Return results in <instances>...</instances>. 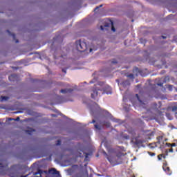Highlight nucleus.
<instances>
[{"instance_id":"864d4df0","label":"nucleus","mask_w":177,"mask_h":177,"mask_svg":"<svg viewBox=\"0 0 177 177\" xmlns=\"http://www.w3.org/2000/svg\"><path fill=\"white\" fill-rule=\"evenodd\" d=\"M8 32H9V30H7Z\"/></svg>"},{"instance_id":"ddd939ff","label":"nucleus","mask_w":177,"mask_h":177,"mask_svg":"<svg viewBox=\"0 0 177 177\" xmlns=\"http://www.w3.org/2000/svg\"><path fill=\"white\" fill-rule=\"evenodd\" d=\"M50 172V174H53L54 175H57V174H59V171H57L55 169H51Z\"/></svg>"},{"instance_id":"a211bd4d","label":"nucleus","mask_w":177,"mask_h":177,"mask_svg":"<svg viewBox=\"0 0 177 177\" xmlns=\"http://www.w3.org/2000/svg\"><path fill=\"white\" fill-rule=\"evenodd\" d=\"M102 125H105V127H110V122H105L102 124Z\"/></svg>"},{"instance_id":"8fccbe9b","label":"nucleus","mask_w":177,"mask_h":177,"mask_svg":"<svg viewBox=\"0 0 177 177\" xmlns=\"http://www.w3.org/2000/svg\"><path fill=\"white\" fill-rule=\"evenodd\" d=\"M139 69L138 68H136V71H138Z\"/></svg>"},{"instance_id":"6ab92c4d","label":"nucleus","mask_w":177,"mask_h":177,"mask_svg":"<svg viewBox=\"0 0 177 177\" xmlns=\"http://www.w3.org/2000/svg\"><path fill=\"white\" fill-rule=\"evenodd\" d=\"M94 127H95V129H97L98 131H100V125L95 124Z\"/></svg>"},{"instance_id":"9b49d317","label":"nucleus","mask_w":177,"mask_h":177,"mask_svg":"<svg viewBox=\"0 0 177 177\" xmlns=\"http://www.w3.org/2000/svg\"><path fill=\"white\" fill-rule=\"evenodd\" d=\"M6 100H9V97L1 96V102H6Z\"/></svg>"},{"instance_id":"412c9836","label":"nucleus","mask_w":177,"mask_h":177,"mask_svg":"<svg viewBox=\"0 0 177 177\" xmlns=\"http://www.w3.org/2000/svg\"><path fill=\"white\" fill-rule=\"evenodd\" d=\"M129 78H131V80H133V78H135V77L133 76V74H130L127 76Z\"/></svg>"},{"instance_id":"c9c22d12","label":"nucleus","mask_w":177,"mask_h":177,"mask_svg":"<svg viewBox=\"0 0 177 177\" xmlns=\"http://www.w3.org/2000/svg\"><path fill=\"white\" fill-rule=\"evenodd\" d=\"M63 73H65V74L67 73V71L66 69H62Z\"/></svg>"},{"instance_id":"58836bf2","label":"nucleus","mask_w":177,"mask_h":177,"mask_svg":"<svg viewBox=\"0 0 177 177\" xmlns=\"http://www.w3.org/2000/svg\"><path fill=\"white\" fill-rule=\"evenodd\" d=\"M51 115H52V117H57V115L55 114H52Z\"/></svg>"},{"instance_id":"3c124183","label":"nucleus","mask_w":177,"mask_h":177,"mask_svg":"<svg viewBox=\"0 0 177 177\" xmlns=\"http://www.w3.org/2000/svg\"><path fill=\"white\" fill-rule=\"evenodd\" d=\"M133 106H135V104H133Z\"/></svg>"},{"instance_id":"9d476101","label":"nucleus","mask_w":177,"mask_h":177,"mask_svg":"<svg viewBox=\"0 0 177 177\" xmlns=\"http://www.w3.org/2000/svg\"><path fill=\"white\" fill-rule=\"evenodd\" d=\"M136 97H137L138 100L139 101V102L141 104H146V103L143 102V101H142V100H140V98H139V95L136 94Z\"/></svg>"},{"instance_id":"f8f14e48","label":"nucleus","mask_w":177,"mask_h":177,"mask_svg":"<svg viewBox=\"0 0 177 177\" xmlns=\"http://www.w3.org/2000/svg\"><path fill=\"white\" fill-rule=\"evenodd\" d=\"M172 111L176 113V118L177 119V106H174L172 107Z\"/></svg>"},{"instance_id":"ea45409f","label":"nucleus","mask_w":177,"mask_h":177,"mask_svg":"<svg viewBox=\"0 0 177 177\" xmlns=\"http://www.w3.org/2000/svg\"><path fill=\"white\" fill-rule=\"evenodd\" d=\"M113 121H115V122H118V120H113Z\"/></svg>"},{"instance_id":"473e14b6","label":"nucleus","mask_w":177,"mask_h":177,"mask_svg":"<svg viewBox=\"0 0 177 177\" xmlns=\"http://www.w3.org/2000/svg\"><path fill=\"white\" fill-rule=\"evenodd\" d=\"M157 85H158V86H162V83H158Z\"/></svg>"},{"instance_id":"20e7f679","label":"nucleus","mask_w":177,"mask_h":177,"mask_svg":"<svg viewBox=\"0 0 177 177\" xmlns=\"http://www.w3.org/2000/svg\"><path fill=\"white\" fill-rule=\"evenodd\" d=\"M163 170L166 172L167 175H171L172 171L169 169V167L167 165L164 164L162 166Z\"/></svg>"},{"instance_id":"2f4dec72","label":"nucleus","mask_w":177,"mask_h":177,"mask_svg":"<svg viewBox=\"0 0 177 177\" xmlns=\"http://www.w3.org/2000/svg\"><path fill=\"white\" fill-rule=\"evenodd\" d=\"M116 63H117V61L115 60L112 61V64H116Z\"/></svg>"},{"instance_id":"f257e3e1","label":"nucleus","mask_w":177,"mask_h":177,"mask_svg":"<svg viewBox=\"0 0 177 177\" xmlns=\"http://www.w3.org/2000/svg\"><path fill=\"white\" fill-rule=\"evenodd\" d=\"M111 95V87L109 86H105L104 82H100L97 85L95 86L92 90L91 97L95 100H97V97L100 95Z\"/></svg>"},{"instance_id":"cd10ccee","label":"nucleus","mask_w":177,"mask_h":177,"mask_svg":"<svg viewBox=\"0 0 177 177\" xmlns=\"http://www.w3.org/2000/svg\"><path fill=\"white\" fill-rule=\"evenodd\" d=\"M89 154L86 153V158H85V160L88 161V157Z\"/></svg>"},{"instance_id":"c03bdc74","label":"nucleus","mask_w":177,"mask_h":177,"mask_svg":"<svg viewBox=\"0 0 177 177\" xmlns=\"http://www.w3.org/2000/svg\"><path fill=\"white\" fill-rule=\"evenodd\" d=\"M162 38H163V39H165V37H164V36H162Z\"/></svg>"},{"instance_id":"393cba45","label":"nucleus","mask_w":177,"mask_h":177,"mask_svg":"<svg viewBox=\"0 0 177 177\" xmlns=\"http://www.w3.org/2000/svg\"><path fill=\"white\" fill-rule=\"evenodd\" d=\"M161 157H162V155L158 156V160H159V161H161Z\"/></svg>"},{"instance_id":"5701e85b","label":"nucleus","mask_w":177,"mask_h":177,"mask_svg":"<svg viewBox=\"0 0 177 177\" xmlns=\"http://www.w3.org/2000/svg\"><path fill=\"white\" fill-rule=\"evenodd\" d=\"M148 154H149L151 157H154V156H156L155 153H151V152H148Z\"/></svg>"},{"instance_id":"1a4fd4ad","label":"nucleus","mask_w":177,"mask_h":177,"mask_svg":"<svg viewBox=\"0 0 177 177\" xmlns=\"http://www.w3.org/2000/svg\"><path fill=\"white\" fill-rule=\"evenodd\" d=\"M15 78H16V75H11L9 76L8 80L10 81H15Z\"/></svg>"},{"instance_id":"c756f323","label":"nucleus","mask_w":177,"mask_h":177,"mask_svg":"<svg viewBox=\"0 0 177 177\" xmlns=\"http://www.w3.org/2000/svg\"><path fill=\"white\" fill-rule=\"evenodd\" d=\"M169 153H174V149L172 148L169 149Z\"/></svg>"},{"instance_id":"6e6552de","label":"nucleus","mask_w":177,"mask_h":177,"mask_svg":"<svg viewBox=\"0 0 177 177\" xmlns=\"http://www.w3.org/2000/svg\"><path fill=\"white\" fill-rule=\"evenodd\" d=\"M145 142L144 140H136L135 142L136 145H142Z\"/></svg>"},{"instance_id":"b1692460","label":"nucleus","mask_w":177,"mask_h":177,"mask_svg":"<svg viewBox=\"0 0 177 177\" xmlns=\"http://www.w3.org/2000/svg\"><path fill=\"white\" fill-rule=\"evenodd\" d=\"M105 114H106L108 117H111V115L107 111H105Z\"/></svg>"},{"instance_id":"a878e982","label":"nucleus","mask_w":177,"mask_h":177,"mask_svg":"<svg viewBox=\"0 0 177 177\" xmlns=\"http://www.w3.org/2000/svg\"><path fill=\"white\" fill-rule=\"evenodd\" d=\"M168 89H169V91H172V86L171 85H169L168 86Z\"/></svg>"},{"instance_id":"a18cd8bd","label":"nucleus","mask_w":177,"mask_h":177,"mask_svg":"<svg viewBox=\"0 0 177 177\" xmlns=\"http://www.w3.org/2000/svg\"><path fill=\"white\" fill-rule=\"evenodd\" d=\"M90 52H92V48H90Z\"/></svg>"},{"instance_id":"49530a36","label":"nucleus","mask_w":177,"mask_h":177,"mask_svg":"<svg viewBox=\"0 0 177 177\" xmlns=\"http://www.w3.org/2000/svg\"><path fill=\"white\" fill-rule=\"evenodd\" d=\"M151 135H153V133H151L150 136H151Z\"/></svg>"},{"instance_id":"79ce46f5","label":"nucleus","mask_w":177,"mask_h":177,"mask_svg":"<svg viewBox=\"0 0 177 177\" xmlns=\"http://www.w3.org/2000/svg\"><path fill=\"white\" fill-rule=\"evenodd\" d=\"M79 157H82V156L81 155V153L79 155Z\"/></svg>"},{"instance_id":"4c0bfd02","label":"nucleus","mask_w":177,"mask_h":177,"mask_svg":"<svg viewBox=\"0 0 177 177\" xmlns=\"http://www.w3.org/2000/svg\"><path fill=\"white\" fill-rule=\"evenodd\" d=\"M13 120H15V119H13V118H10L9 119V121H13Z\"/></svg>"},{"instance_id":"09e8293b","label":"nucleus","mask_w":177,"mask_h":177,"mask_svg":"<svg viewBox=\"0 0 177 177\" xmlns=\"http://www.w3.org/2000/svg\"><path fill=\"white\" fill-rule=\"evenodd\" d=\"M12 37L15 38V35H12Z\"/></svg>"},{"instance_id":"a19ab883","label":"nucleus","mask_w":177,"mask_h":177,"mask_svg":"<svg viewBox=\"0 0 177 177\" xmlns=\"http://www.w3.org/2000/svg\"><path fill=\"white\" fill-rule=\"evenodd\" d=\"M90 84H93V81H91V82H90Z\"/></svg>"},{"instance_id":"0eeeda50","label":"nucleus","mask_w":177,"mask_h":177,"mask_svg":"<svg viewBox=\"0 0 177 177\" xmlns=\"http://www.w3.org/2000/svg\"><path fill=\"white\" fill-rule=\"evenodd\" d=\"M121 85L123 86V88H127V86H129V85H131V83L129 82V80H126L122 82Z\"/></svg>"},{"instance_id":"de8ad7c7","label":"nucleus","mask_w":177,"mask_h":177,"mask_svg":"<svg viewBox=\"0 0 177 177\" xmlns=\"http://www.w3.org/2000/svg\"><path fill=\"white\" fill-rule=\"evenodd\" d=\"M16 42L18 43V42H19V40H17Z\"/></svg>"},{"instance_id":"603ef678","label":"nucleus","mask_w":177,"mask_h":177,"mask_svg":"<svg viewBox=\"0 0 177 177\" xmlns=\"http://www.w3.org/2000/svg\"><path fill=\"white\" fill-rule=\"evenodd\" d=\"M26 176V177H27V176H28V175H26V176Z\"/></svg>"},{"instance_id":"7ed1b4c3","label":"nucleus","mask_w":177,"mask_h":177,"mask_svg":"<svg viewBox=\"0 0 177 177\" xmlns=\"http://www.w3.org/2000/svg\"><path fill=\"white\" fill-rule=\"evenodd\" d=\"M158 145H160V149H164V142L161 143V141H158L156 143L151 144L149 145L150 149H154L157 147H158Z\"/></svg>"},{"instance_id":"f03ea898","label":"nucleus","mask_w":177,"mask_h":177,"mask_svg":"<svg viewBox=\"0 0 177 177\" xmlns=\"http://www.w3.org/2000/svg\"><path fill=\"white\" fill-rule=\"evenodd\" d=\"M75 46H76V49L79 52H85V50L88 49L86 43H85V41H81V40L76 41Z\"/></svg>"},{"instance_id":"2eb2a0df","label":"nucleus","mask_w":177,"mask_h":177,"mask_svg":"<svg viewBox=\"0 0 177 177\" xmlns=\"http://www.w3.org/2000/svg\"><path fill=\"white\" fill-rule=\"evenodd\" d=\"M44 174V171L42 170H39L37 172H35L33 175H42Z\"/></svg>"},{"instance_id":"39448f33","label":"nucleus","mask_w":177,"mask_h":177,"mask_svg":"<svg viewBox=\"0 0 177 177\" xmlns=\"http://www.w3.org/2000/svg\"><path fill=\"white\" fill-rule=\"evenodd\" d=\"M6 167L0 163V174H5V171H6Z\"/></svg>"},{"instance_id":"7c9ffc66","label":"nucleus","mask_w":177,"mask_h":177,"mask_svg":"<svg viewBox=\"0 0 177 177\" xmlns=\"http://www.w3.org/2000/svg\"><path fill=\"white\" fill-rule=\"evenodd\" d=\"M111 30L113 31V32H115V28H114V26H112Z\"/></svg>"},{"instance_id":"e433bc0d","label":"nucleus","mask_w":177,"mask_h":177,"mask_svg":"<svg viewBox=\"0 0 177 177\" xmlns=\"http://www.w3.org/2000/svg\"><path fill=\"white\" fill-rule=\"evenodd\" d=\"M100 28H101V30L103 31V30H104V28H103V26H100Z\"/></svg>"},{"instance_id":"4be33fe9","label":"nucleus","mask_w":177,"mask_h":177,"mask_svg":"<svg viewBox=\"0 0 177 177\" xmlns=\"http://www.w3.org/2000/svg\"><path fill=\"white\" fill-rule=\"evenodd\" d=\"M123 138H124V139L128 140V139H129V136H128V135H127V134H124V135L123 136Z\"/></svg>"},{"instance_id":"f704fd0d","label":"nucleus","mask_w":177,"mask_h":177,"mask_svg":"<svg viewBox=\"0 0 177 177\" xmlns=\"http://www.w3.org/2000/svg\"><path fill=\"white\" fill-rule=\"evenodd\" d=\"M15 121H20V118H19V117H17V118H16V120H15Z\"/></svg>"},{"instance_id":"aec40b11","label":"nucleus","mask_w":177,"mask_h":177,"mask_svg":"<svg viewBox=\"0 0 177 177\" xmlns=\"http://www.w3.org/2000/svg\"><path fill=\"white\" fill-rule=\"evenodd\" d=\"M34 131H35V130L31 129V130H28V131H26V132H27V133H28V135H32V132H34Z\"/></svg>"},{"instance_id":"c85d7f7f","label":"nucleus","mask_w":177,"mask_h":177,"mask_svg":"<svg viewBox=\"0 0 177 177\" xmlns=\"http://www.w3.org/2000/svg\"><path fill=\"white\" fill-rule=\"evenodd\" d=\"M60 143H61L60 140H57V142L56 143V145L57 146H60Z\"/></svg>"},{"instance_id":"423d86ee","label":"nucleus","mask_w":177,"mask_h":177,"mask_svg":"<svg viewBox=\"0 0 177 177\" xmlns=\"http://www.w3.org/2000/svg\"><path fill=\"white\" fill-rule=\"evenodd\" d=\"M71 92H73V89H71V88H69V89L68 88H65V89H62L60 91L61 93H70Z\"/></svg>"},{"instance_id":"72a5a7b5","label":"nucleus","mask_w":177,"mask_h":177,"mask_svg":"<svg viewBox=\"0 0 177 177\" xmlns=\"http://www.w3.org/2000/svg\"><path fill=\"white\" fill-rule=\"evenodd\" d=\"M96 122V121L95 120H93L91 122H90V124H95Z\"/></svg>"},{"instance_id":"bb28decb","label":"nucleus","mask_w":177,"mask_h":177,"mask_svg":"<svg viewBox=\"0 0 177 177\" xmlns=\"http://www.w3.org/2000/svg\"><path fill=\"white\" fill-rule=\"evenodd\" d=\"M102 6H103V5H100V6H97L95 8V10H97V9H99L100 8H102Z\"/></svg>"},{"instance_id":"f3484780","label":"nucleus","mask_w":177,"mask_h":177,"mask_svg":"<svg viewBox=\"0 0 177 177\" xmlns=\"http://www.w3.org/2000/svg\"><path fill=\"white\" fill-rule=\"evenodd\" d=\"M107 160L111 164L113 162V158L111 156H107Z\"/></svg>"},{"instance_id":"dca6fc26","label":"nucleus","mask_w":177,"mask_h":177,"mask_svg":"<svg viewBox=\"0 0 177 177\" xmlns=\"http://www.w3.org/2000/svg\"><path fill=\"white\" fill-rule=\"evenodd\" d=\"M166 117L168 118V120H173L172 115H170V113H166Z\"/></svg>"},{"instance_id":"4468645a","label":"nucleus","mask_w":177,"mask_h":177,"mask_svg":"<svg viewBox=\"0 0 177 177\" xmlns=\"http://www.w3.org/2000/svg\"><path fill=\"white\" fill-rule=\"evenodd\" d=\"M166 145V146H167L168 147H175V146H176V144H175V143H173V144H169V143H166L165 144Z\"/></svg>"},{"instance_id":"37998d69","label":"nucleus","mask_w":177,"mask_h":177,"mask_svg":"<svg viewBox=\"0 0 177 177\" xmlns=\"http://www.w3.org/2000/svg\"><path fill=\"white\" fill-rule=\"evenodd\" d=\"M162 157H163V158H165V156H162Z\"/></svg>"}]
</instances>
